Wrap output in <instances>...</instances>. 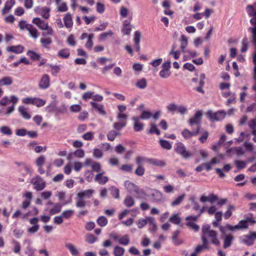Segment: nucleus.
<instances>
[{"label": "nucleus", "instance_id": "473e14b6", "mask_svg": "<svg viewBox=\"0 0 256 256\" xmlns=\"http://www.w3.org/2000/svg\"><path fill=\"white\" fill-rule=\"evenodd\" d=\"M124 203L126 207L130 208L134 206L135 202L132 196H127L124 200Z\"/></svg>", "mask_w": 256, "mask_h": 256}, {"label": "nucleus", "instance_id": "c756f323", "mask_svg": "<svg viewBox=\"0 0 256 256\" xmlns=\"http://www.w3.org/2000/svg\"><path fill=\"white\" fill-rule=\"evenodd\" d=\"M200 133H201V136H200L198 140L201 143L204 144L206 142L208 138L209 132L206 130H200Z\"/></svg>", "mask_w": 256, "mask_h": 256}, {"label": "nucleus", "instance_id": "dca6fc26", "mask_svg": "<svg viewBox=\"0 0 256 256\" xmlns=\"http://www.w3.org/2000/svg\"><path fill=\"white\" fill-rule=\"evenodd\" d=\"M32 22L36 24L38 27L42 30H44L48 28V23L45 22L39 18H35L32 20Z\"/></svg>", "mask_w": 256, "mask_h": 256}, {"label": "nucleus", "instance_id": "f03ea898", "mask_svg": "<svg viewBox=\"0 0 256 256\" xmlns=\"http://www.w3.org/2000/svg\"><path fill=\"white\" fill-rule=\"evenodd\" d=\"M247 12L250 16H253L250 20V22L254 26L249 28L248 30L252 34V40L254 44H256V10L252 5H249L246 8Z\"/></svg>", "mask_w": 256, "mask_h": 256}, {"label": "nucleus", "instance_id": "ddd939ff", "mask_svg": "<svg viewBox=\"0 0 256 256\" xmlns=\"http://www.w3.org/2000/svg\"><path fill=\"white\" fill-rule=\"evenodd\" d=\"M222 238L224 240L223 248H226L231 246L234 240V236L233 235L228 234L222 236Z\"/></svg>", "mask_w": 256, "mask_h": 256}, {"label": "nucleus", "instance_id": "e2e57ef3", "mask_svg": "<svg viewBox=\"0 0 256 256\" xmlns=\"http://www.w3.org/2000/svg\"><path fill=\"white\" fill-rule=\"evenodd\" d=\"M171 74L170 70H164L162 69L159 72V75L160 78H168Z\"/></svg>", "mask_w": 256, "mask_h": 256}, {"label": "nucleus", "instance_id": "4468645a", "mask_svg": "<svg viewBox=\"0 0 256 256\" xmlns=\"http://www.w3.org/2000/svg\"><path fill=\"white\" fill-rule=\"evenodd\" d=\"M104 172H102L96 174L94 178V180L100 184H106L108 180V176H104Z\"/></svg>", "mask_w": 256, "mask_h": 256}, {"label": "nucleus", "instance_id": "c9c22d12", "mask_svg": "<svg viewBox=\"0 0 256 256\" xmlns=\"http://www.w3.org/2000/svg\"><path fill=\"white\" fill-rule=\"evenodd\" d=\"M8 100H10V102L7 104H10L12 102V105L7 108L6 114H10L14 110V104L16 100V97L14 96H10V99Z\"/></svg>", "mask_w": 256, "mask_h": 256}, {"label": "nucleus", "instance_id": "f3484780", "mask_svg": "<svg viewBox=\"0 0 256 256\" xmlns=\"http://www.w3.org/2000/svg\"><path fill=\"white\" fill-rule=\"evenodd\" d=\"M64 22L65 26L68 28H71L73 26V21L72 14L68 12L65 14L64 18Z\"/></svg>", "mask_w": 256, "mask_h": 256}, {"label": "nucleus", "instance_id": "c85d7f7f", "mask_svg": "<svg viewBox=\"0 0 256 256\" xmlns=\"http://www.w3.org/2000/svg\"><path fill=\"white\" fill-rule=\"evenodd\" d=\"M205 78H206V76H205L204 74H200V82H199L200 86L197 87L196 88V90L198 92L202 93V94L204 93V91L202 90V86H204V83H205V82H204Z\"/></svg>", "mask_w": 256, "mask_h": 256}, {"label": "nucleus", "instance_id": "6e6d98bb", "mask_svg": "<svg viewBox=\"0 0 256 256\" xmlns=\"http://www.w3.org/2000/svg\"><path fill=\"white\" fill-rule=\"evenodd\" d=\"M234 164L238 168L242 169L246 168L248 162L243 160H236L234 161Z\"/></svg>", "mask_w": 256, "mask_h": 256}, {"label": "nucleus", "instance_id": "864d4df0", "mask_svg": "<svg viewBox=\"0 0 256 256\" xmlns=\"http://www.w3.org/2000/svg\"><path fill=\"white\" fill-rule=\"evenodd\" d=\"M46 162V158L44 156H40L36 160V164L38 167L42 166Z\"/></svg>", "mask_w": 256, "mask_h": 256}, {"label": "nucleus", "instance_id": "7ed1b4c3", "mask_svg": "<svg viewBox=\"0 0 256 256\" xmlns=\"http://www.w3.org/2000/svg\"><path fill=\"white\" fill-rule=\"evenodd\" d=\"M110 237L115 241L118 242L119 244L123 246H128L130 242V236L126 234L122 236H119L118 234L112 232L110 234Z\"/></svg>", "mask_w": 256, "mask_h": 256}, {"label": "nucleus", "instance_id": "423d86ee", "mask_svg": "<svg viewBox=\"0 0 256 256\" xmlns=\"http://www.w3.org/2000/svg\"><path fill=\"white\" fill-rule=\"evenodd\" d=\"M175 151L177 154H180L183 158L186 159L192 156L190 152L186 150V146L182 142L177 144L175 148Z\"/></svg>", "mask_w": 256, "mask_h": 256}, {"label": "nucleus", "instance_id": "cd10ccee", "mask_svg": "<svg viewBox=\"0 0 256 256\" xmlns=\"http://www.w3.org/2000/svg\"><path fill=\"white\" fill-rule=\"evenodd\" d=\"M148 164L160 167H163L166 166V162L164 161L156 158H149Z\"/></svg>", "mask_w": 256, "mask_h": 256}, {"label": "nucleus", "instance_id": "7c9ffc66", "mask_svg": "<svg viewBox=\"0 0 256 256\" xmlns=\"http://www.w3.org/2000/svg\"><path fill=\"white\" fill-rule=\"evenodd\" d=\"M236 206L234 205H228L227 210L224 214V218L226 220H228L232 216V212L235 210Z\"/></svg>", "mask_w": 256, "mask_h": 256}, {"label": "nucleus", "instance_id": "f8f14e48", "mask_svg": "<svg viewBox=\"0 0 256 256\" xmlns=\"http://www.w3.org/2000/svg\"><path fill=\"white\" fill-rule=\"evenodd\" d=\"M132 120L134 121V130L135 132H138L142 130L144 128V124L140 122L138 116H133Z\"/></svg>", "mask_w": 256, "mask_h": 256}, {"label": "nucleus", "instance_id": "bb28decb", "mask_svg": "<svg viewBox=\"0 0 256 256\" xmlns=\"http://www.w3.org/2000/svg\"><path fill=\"white\" fill-rule=\"evenodd\" d=\"M70 55V52L68 48H63L59 50L58 56L62 58H68Z\"/></svg>", "mask_w": 256, "mask_h": 256}, {"label": "nucleus", "instance_id": "a18cd8bd", "mask_svg": "<svg viewBox=\"0 0 256 256\" xmlns=\"http://www.w3.org/2000/svg\"><path fill=\"white\" fill-rule=\"evenodd\" d=\"M185 194H182L178 198H176L171 203V205L172 206H176L179 205L184 200L185 198Z\"/></svg>", "mask_w": 256, "mask_h": 256}, {"label": "nucleus", "instance_id": "393cba45", "mask_svg": "<svg viewBox=\"0 0 256 256\" xmlns=\"http://www.w3.org/2000/svg\"><path fill=\"white\" fill-rule=\"evenodd\" d=\"M65 246L70 250L72 255L74 256H78V250L73 244L68 243L65 244Z\"/></svg>", "mask_w": 256, "mask_h": 256}, {"label": "nucleus", "instance_id": "20e7f679", "mask_svg": "<svg viewBox=\"0 0 256 256\" xmlns=\"http://www.w3.org/2000/svg\"><path fill=\"white\" fill-rule=\"evenodd\" d=\"M206 115L211 121H220L225 118L226 113L223 110H218L213 112L212 110H209L207 112Z\"/></svg>", "mask_w": 256, "mask_h": 256}, {"label": "nucleus", "instance_id": "79ce46f5", "mask_svg": "<svg viewBox=\"0 0 256 256\" xmlns=\"http://www.w3.org/2000/svg\"><path fill=\"white\" fill-rule=\"evenodd\" d=\"M12 80L10 77H4L0 80V86H8L12 84Z\"/></svg>", "mask_w": 256, "mask_h": 256}, {"label": "nucleus", "instance_id": "5701e85b", "mask_svg": "<svg viewBox=\"0 0 256 256\" xmlns=\"http://www.w3.org/2000/svg\"><path fill=\"white\" fill-rule=\"evenodd\" d=\"M124 186L127 190L131 194L134 193L135 192V190H136L138 188V186L128 180L125 182Z\"/></svg>", "mask_w": 256, "mask_h": 256}, {"label": "nucleus", "instance_id": "e433bc0d", "mask_svg": "<svg viewBox=\"0 0 256 256\" xmlns=\"http://www.w3.org/2000/svg\"><path fill=\"white\" fill-rule=\"evenodd\" d=\"M126 120H120V122L114 123V128L118 130H120L126 126Z\"/></svg>", "mask_w": 256, "mask_h": 256}, {"label": "nucleus", "instance_id": "f704fd0d", "mask_svg": "<svg viewBox=\"0 0 256 256\" xmlns=\"http://www.w3.org/2000/svg\"><path fill=\"white\" fill-rule=\"evenodd\" d=\"M124 248L122 247L116 246L114 248V254L115 256H122L124 253Z\"/></svg>", "mask_w": 256, "mask_h": 256}, {"label": "nucleus", "instance_id": "4c0bfd02", "mask_svg": "<svg viewBox=\"0 0 256 256\" xmlns=\"http://www.w3.org/2000/svg\"><path fill=\"white\" fill-rule=\"evenodd\" d=\"M169 220L172 224L178 225L181 223L182 219L178 214H174L170 217Z\"/></svg>", "mask_w": 256, "mask_h": 256}, {"label": "nucleus", "instance_id": "3c124183", "mask_svg": "<svg viewBox=\"0 0 256 256\" xmlns=\"http://www.w3.org/2000/svg\"><path fill=\"white\" fill-rule=\"evenodd\" d=\"M152 116V114L150 112L144 110L140 116H138V118L140 120H148Z\"/></svg>", "mask_w": 256, "mask_h": 256}, {"label": "nucleus", "instance_id": "de8ad7c7", "mask_svg": "<svg viewBox=\"0 0 256 256\" xmlns=\"http://www.w3.org/2000/svg\"><path fill=\"white\" fill-rule=\"evenodd\" d=\"M98 224L100 226H105L108 223V220L104 216H100L97 220Z\"/></svg>", "mask_w": 256, "mask_h": 256}, {"label": "nucleus", "instance_id": "603ef678", "mask_svg": "<svg viewBox=\"0 0 256 256\" xmlns=\"http://www.w3.org/2000/svg\"><path fill=\"white\" fill-rule=\"evenodd\" d=\"M148 134H152L155 133L156 135L159 136L160 134V130L158 128L155 124H151V128L148 130Z\"/></svg>", "mask_w": 256, "mask_h": 256}, {"label": "nucleus", "instance_id": "5fc2aeb1", "mask_svg": "<svg viewBox=\"0 0 256 256\" xmlns=\"http://www.w3.org/2000/svg\"><path fill=\"white\" fill-rule=\"evenodd\" d=\"M160 146L164 149L169 150L172 148V145L168 140H160Z\"/></svg>", "mask_w": 256, "mask_h": 256}, {"label": "nucleus", "instance_id": "052dcab7", "mask_svg": "<svg viewBox=\"0 0 256 256\" xmlns=\"http://www.w3.org/2000/svg\"><path fill=\"white\" fill-rule=\"evenodd\" d=\"M50 67L51 68V72L52 76H56L60 70V68L58 66L50 64Z\"/></svg>", "mask_w": 256, "mask_h": 256}, {"label": "nucleus", "instance_id": "4d7b16f0", "mask_svg": "<svg viewBox=\"0 0 256 256\" xmlns=\"http://www.w3.org/2000/svg\"><path fill=\"white\" fill-rule=\"evenodd\" d=\"M186 226L191 228L196 232H198L200 230V226L193 222L188 221V222H186Z\"/></svg>", "mask_w": 256, "mask_h": 256}, {"label": "nucleus", "instance_id": "0e129e2a", "mask_svg": "<svg viewBox=\"0 0 256 256\" xmlns=\"http://www.w3.org/2000/svg\"><path fill=\"white\" fill-rule=\"evenodd\" d=\"M248 40L246 38H245L243 39L242 41V46L241 48V52H244L247 51L248 49Z\"/></svg>", "mask_w": 256, "mask_h": 256}, {"label": "nucleus", "instance_id": "6e6552de", "mask_svg": "<svg viewBox=\"0 0 256 256\" xmlns=\"http://www.w3.org/2000/svg\"><path fill=\"white\" fill-rule=\"evenodd\" d=\"M148 198L151 199L152 202H160L162 201V194L156 190H149Z\"/></svg>", "mask_w": 256, "mask_h": 256}, {"label": "nucleus", "instance_id": "ea45409f", "mask_svg": "<svg viewBox=\"0 0 256 256\" xmlns=\"http://www.w3.org/2000/svg\"><path fill=\"white\" fill-rule=\"evenodd\" d=\"M30 36L34 38H36L38 36V30L34 28L32 25L28 26V30Z\"/></svg>", "mask_w": 256, "mask_h": 256}, {"label": "nucleus", "instance_id": "09e8293b", "mask_svg": "<svg viewBox=\"0 0 256 256\" xmlns=\"http://www.w3.org/2000/svg\"><path fill=\"white\" fill-rule=\"evenodd\" d=\"M136 86L140 89H144L147 86V82L145 78L138 80L136 84Z\"/></svg>", "mask_w": 256, "mask_h": 256}, {"label": "nucleus", "instance_id": "49530a36", "mask_svg": "<svg viewBox=\"0 0 256 256\" xmlns=\"http://www.w3.org/2000/svg\"><path fill=\"white\" fill-rule=\"evenodd\" d=\"M148 160L149 158H148L138 156L136 158V163L137 165L142 166L145 162L148 163Z\"/></svg>", "mask_w": 256, "mask_h": 256}, {"label": "nucleus", "instance_id": "338daca9", "mask_svg": "<svg viewBox=\"0 0 256 256\" xmlns=\"http://www.w3.org/2000/svg\"><path fill=\"white\" fill-rule=\"evenodd\" d=\"M96 240L97 238L92 234H88L86 236V240L88 244H92L94 243Z\"/></svg>", "mask_w": 256, "mask_h": 256}, {"label": "nucleus", "instance_id": "0eeeda50", "mask_svg": "<svg viewBox=\"0 0 256 256\" xmlns=\"http://www.w3.org/2000/svg\"><path fill=\"white\" fill-rule=\"evenodd\" d=\"M166 110L170 112L174 113L176 112L180 114H184L187 112V108L184 106H178L174 103L170 104L166 106Z\"/></svg>", "mask_w": 256, "mask_h": 256}, {"label": "nucleus", "instance_id": "39448f33", "mask_svg": "<svg viewBox=\"0 0 256 256\" xmlns=\"http://www.w3.org/2000/svg\"><path fill=\"white\" fill-rule=\"evenodd\" d=\"M202 113L200 110H198L195 113L194 115L191 118H190L188 122V124L190 126H192L196 124V128H198L200 126V132L201 129V120L202 119Z\"/></svg>", "mask_w": 256, "mask_h": 256}, {"label": "nucleus", "instance_id": "f257e3e1", "mask_svg": "<svg viewBox=\"0 0 256 256\" xmlns=\"http://www.w3.org/2000/svg\"><path fill=\"white\" fill-rule=\"evenodd\" d=\"M201 238L203 243L208 244V240L210 243L218 246L220 245V241L218 240L217 233L216 231L210 230L208 224H205L202 228V234Z\"/></svg>", "mask_w": 256, "mask_h": 256}, {"label": "nucleus", "instance_id": "9b49d317", "mask_svg": "<svg viewBox=\"0 0 256 256\" xmlns=\"http://www.w3.org/2000/svg\"><path fill=\"white\" fill-rule=\"evenodd\" d=\"M50 85V78L48 74H44L39 82L38 86L42 89H46Z\"/></svg>", "mask_w": 256, "mask_h": 256}, {"label": "nucleus", "instance_id": "6ab92c4d", "mask_svg": "<svg viewBox=\"0 0 256 256\" xmlns=\"http://www.w3.org/2000/svg\"><path fill=\"white\" fill-rule=\"evenodd\" d=\"M134 194L136 195V197L137 198L146 200L148 196L149 192H146L142 189L139 188L138 186L137 189L135 190Z\"/></svg>", "mask_w": 256, "mask_h": 256}, {"label": "nucleus", "instance_id": "bf43d9fd", "mask_svg": "<svg viewBox=\"0 0 256 256\" xmlns=\"http://www.w3.org/2000/svg\"><path fill=\"white\" fill-rule=\"evenodd\" d=\"M138 166L134 172L138 176H142L144 174L145 172L144 168L140 165H137Z\"/></svg>", "mask_w": 256, "mask_h": 256}, {"label": "nucleus", "instance_id": "1a4fd4ad", "mask_svg": "<svg viewBox=\"0 0 256 256\" xmlns=\"http://www.w3.org/2000/svg\"><path fill=\"white\" fill-rule=\"evenodd\" d=\"M200 133V126L196 128L195 130L190 131L187 128L184 129L182 132V136L186 140H188L192 136H196Z\"/></svg>", "mask_w": 256, "mask_h": 256}, {"label": "nucleus", "instance_id": "8fccbe9b", "mask_svg": "<svg viewBox=\"0 0 256 256\" xmlns=\"http://www.w3.org/2000/svg\"><path fill=\"white\" fill-rule=\"evenodd\" d=\"M74 214V210H64L62 214V216L66 219H68L70 218Z\"/></svg>", "mask_w": 256, "mask_h": 256}, {"label": "nucleus", "instance_id": "2eb2a0df", "mask_svg": "<svg viewBox=\"0 0 256 256\" xmlns=\"http://www.w3.org/2000/svg\"><path fill=\"white\" fill-rule=\"evenodd\" d=\"M132 27L128 20H124L122 22V32L124 35H129L132 31Z\"/></svg>", "mask_w": 256, "mask_h": 256}, {"label": "nucleus", "instance_id": "774afa93", "mask_svg": "<svg viewBox=\"0 0 256 256\" xmlns=\"http://www.w3.org/2000/svg\"><path fill=\"white\" fill-rule=\"evenodd\" d=\"M133 166L130 164H123L120 168V170L125 172H131L132 170Z\"/></svg>", "mask_w": 256, "mask_h": 256}, {"label": "nucleus", "instance_id": "c03bdc74", "mask_svg": "<svg viewBox=\"0 0 256 256\" xmlns=\"http://www.w3.org/2000/svg\"><path fill=\"white\" fill-rule=\"evenodd\" d=\"M50 8L48 7L42 8L41 9L42 16L45 19H48L50 16Z\"/></svg>", "mask_w": 256, "mask_h": 256}, {"label": "nucleus", "instance_id": "9d476101", "mask_svg": "<svg viewBox=\"0 0 256 256\" xmlns=\"http://www.w3.org/2000/svg\"><path fill=\"white\" fill-rule=\"evenodd\" d=\"M33 180H34V188L36 190H41L46 187V182L40 176H36L35 178H33Z\"/></svg>", "mask_w": 256, "mask_h": 256}, {"label": "nucleus", "instance_id": "a878e982", "mask_svg": "<svg viewBox=\"0 0 256 256\" xmlns=\"http://www.w3.org/2000/svg\"><path fill=\"white\" fill-rule=\"evenodd\" d=\"M18 111L22 117L25 120H30L31 118L30 114L28 112L27 109L23 106L18 108Z\"/></svg>", "mask_w": 256, "mask_h": 256}, {"label": "nucleus", "instance_id": "37998d69", "mask_svg": "<svg viewBox=\"0 0 256 256\" xmlns=\"http://www.w3.org/2000/svg\"><path fill=\"white\" fill-rule=\"evenodd\" d=\"M46 103L45 100L40 99L38 98L34 97L33 100V105L36 106L38 107L44 106Z\"/></svg>", "mask_w": 256, "mask_h": 256}, {"label": "nucleus", "instance_id": "69168bd1", "mask_svg": "<svg viewBox=\"0 0 256 256\" xmlns=\"http://www.w3.org/2000/svg\"><path fill=\"white\" fill-rule=\"evenodd\" d=\"M0 131L4 134L7 136H10L12 134L11 130L7 126H2L0 128Z\"/></svg>", "mask_w": 256, "mask_h": 256}, {"label": "nucleus", "instance_id": "b1692460", "mask_svg": "<svg viewBox=\"0 0 256 256\" xmlns=\"http://www.w3.org/2000/svg\"><path fill=\"white\" fill-rule=\"evenodd\" d=\"M62 206V204H54L52 208L50 210V215H54L59 213L61 211Z\"/></svg>", "mask_w": 256, "mask_h": 256}, {"label": "nucleus", "instance_id": "680f3d73", "mask_svg": "<svg viewBox=\"0 0 256 256\" xmlns=\"http://www.w3.org/2000/svg\"><path fill=\"white\" fill-rule=\"evenodd\" d=\"M40 42L43 47L47 48L48 46L52 44V40L50 38H44L40 40Z\"/></svg>", "mask_w": 256, "mask_h": 256}, {"label": "nucleus", "instance_id": "a211bd4d", "mask_svg": "<svg viewBox=\"0 0 256 256\" xmlns=\"http://www.w3.org/2000/svg\"><path fill=\"white\" fill-rule=\"evenodd\" d=\"M218 200V198L217 196L214 194H210L208 196H202L200 198V201L202 202H209L210 203L212 204L214 202Z\"/></svg>", "mask_w": 256, "mask_h": 256}, {"label": "nucleus", "instance_id": "2f4dec72", "mask_svg": "<svg viewBox=\"0 0 256 256\" xmlns=\"http://www.w3.org/2000/svg\"><path fill=\"white\" fill-rule=\"evenodd\" d=\"M90 104L92 106L93 108L97 110L100 112V114H106V112L104 110V106L102 105L98 104L94 102H90Z\"/></svg>", "mask_w": 256, "mask_h": 256}, {"label": "nucleus", "instance_id": "a19ab883", "mask_svg": "<svg viewBox=\"0 0 256 256\" xmlns=\"http://www.w3.org/2000/svg\"><path fill=\"white\" fill-rule=\"evenodd\" d=\"M120 134V132H117L116 130H112L108 132L107 138L108 140L112 142L114 140L117 136Z\"/></svg>", "mask_w": 256, "mask_h": 256}, {"label": "nucleus", "instance_id": "aec40b11", "mask_svg": "<svg viewBox=\"0 0 256 256\" xmlns=\"http://www.w3.org/2000/svg\"><path fill=\"white\" fill-rule=\"evenodd\" d=\"M242 242L248 246H251L254 244V240L250 232L248 234L243 236Z\"/></svg>", "mask_w": 256, "mask_h": 256}, {"label": "nucleus", "instance_id": "58836bf2", "mask_svg": "<svg viewBox=\"0 0 256 256\" xmlns=\"http://www.w3.org/2000/svg\"><path fill=\"white\" fill-rule=\"evenodd\" d=\"M94 38V34H90L88 36V40H87L86 42V43L85 46L86 48H88L89 50H91L93 46L94 42H93L92 39Z\"/></svg>", "mask_w": 256, "mask_h": 256}, {"label": "nucleus", "instance_id": "412c9836", "mask_svg": "<svg viewBox=\"0 0 256 256\" xmlns=\"http://www.w3.org/2000/svg\"><path fill=\"white\" fill-rule=\"evenodd\" d=\"M94 192V190H87L78 192L77 194V196L78 198H80V199H84V198H90L92 196Z\"/></svg>", "mask_w": 256, "mask_h": 256}, {"label": "nucleus", "instance_id": "13d9d810", "mask_svg": "<svg viewBox=\"0 0 256 256\" xmlns=\"http://www.w3.org/2000/svg\"><path fill=\"white\" fill-rule=\"evenodd\" d=\"M28 55L31 59L34 60H38L40 58V54L33 51H28Z\"/></svg>", "mask_w": 256, "mask_h": 256}, {"label": "nucleus", "instance_id": "72a5a7b5", "mask_svg": "<svg viewBox=\"0 0 256 256\" xmlns=\"http://www.w3.org/2000/svg\"><path fill=\"white\" fill-rule=\"evenodd\" d=\"M180 234V232L179 230H176L173 232L172 240L173 243L176 245H179L182 242V240L178 239V237L179 236Z\"/></svg>", "mask_w": 256, "mask_h": 256}, {"label": "nucleus", "instance_id": "4be33fe9", "mask_svg": "<svg viewBox=\"0 0 256 256\" xmlns=\"http://www.w3.org/2000/svg\"><path fill=\"white\" fill-rule=\"evenodd\" d=\"M14 4L15 2L14 0H8L6 1L4 4V8L2 10V14L4 15L8 13Z\"/></svg>", "mask_w": 256, "mask_h": 256}]
</instances>
